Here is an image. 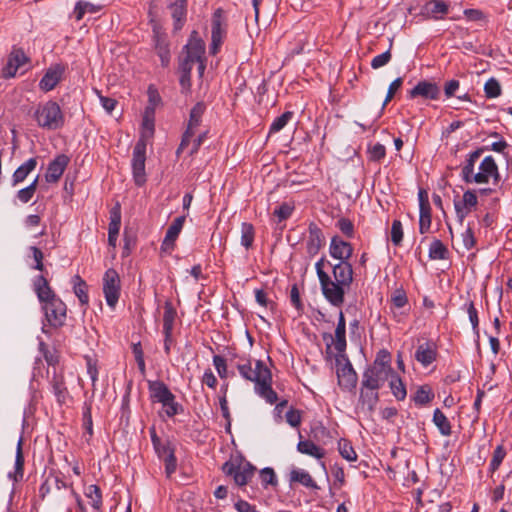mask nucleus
<instances>
[{
  "label": "nucleus",
  "mask_w": 512,
  "mask_h": 512,
  "mask_svg": "<svg viewBox=\"0 0 512 512\" xmlns=\"http://www.w3.org/2000/svg\"><path fill=\"white\" fill-rule=\"evenodd\" d=\"M466 311L469 316L470 323L472 325L473 331L478 334L479 331V318H478V312L475 308L474 303L471 301L468 304H466Z\"/></svg>",
  "instance_id": "nucleus-61"
},
{
  "label": "nucleus",
  "mask_w": 512,
  "mask_h": 512,
  "mask_svg": "<svg viewBox=\"0 0 512 512\" xmlns=\"http://www.w3.org/2000/svg\"><path fill=\"white\" fill-rule=\"evenodd\" d=\"M403 240V227L400 220L395 219L391 226V242L399 246Z\"/></svg>",
  "instance_id": "nucleus-55"
},
{
  "label": "nucleus",
  "mask_w": 512,
  "mask_h": 512,
  "mask_svg": "<svg viewBox=\"0 0 512 512\" xmlns=\"http://www.w3.org/2000/svg\"><path fill=\"white\" fill-rule=\"evenodd\" d=\"M175 31L182 29L187 17V0H176L169 5Z\"/></svg>",
  "instance_id": "nucleus-27"
},
{
  "label": "nucleus",
  "mask_w": 512,
  "mask_h": 512,
  "mask_svg": "<svg viewBox=\"0 0 512 512\" xmlns=\"http://www.w3.org/2000/svg\"><path fill=\"white\" fill-rule=\"evenodd\" d=\"M73 291L82 306H87L89 303L88 286L86 282L79 276L75 275L72 278Z\"/></svg>",
  "instance_id": "nucleus-38"
},
{
  "label": "nucleus",
  "mask_w": 512,
  "mask_h": 512,
  "mask_svg": "<svg viewBox=\"0 0 512 512\" xmlns=\"http://www.w3.org/2000/svg\"><path fill=\"white\" fill-rule=\"evenodd\" d=\"M289 481L290 483H300L306 488L317 490L319 489V486L315 482V480L312 478V476L305 470L294 468L290 471L289 474Z\"/></svg>",
  "instance_id": "nucleus-34"
},
{
  "label": "nucleus",
  "mask_w": 512,
  "mask_h": 512,
  "mask_svg": "<svg viewBox=\"0 0 512 512\" xmlns=\"http://www.w3.org/2000/svg\"><path fill=\"white\" fill-rule=\"evenodd\" d=\"M293 115H294L293 112L286 111L279 117H276L270 125L269 133L271 134V133H277V132L281 131L287 125V123L292 119Z\"/></svg>",
  "instance_id": "nucleus-51"
},
{
  "label": "nucleus",
  "mask_w": 512,
  "mask_h": 512,
  "mask_svg": "<svg viewBox=\"0 0 512 512\" xmlns=\"http://www.w3.org/2000/svg\"><path fill=\"white\" fill-rule=\"evenodd\" d=\"M485 96L489 99L496 98L501 95L502 89L496 78H489L484 85Z\"/></svg>",
  "instance_id": "nucleus-52"
},
{
  "label": "nucleus",
  "mask_w": 512,
  "mask_h": 512,
  "mask_svg": "<svg viewBox=\"0 0 512 512\" xmlns=\"http://www.w3.org/2000/svg\"><path fill=\"white\" fill-rule=\"evenodd\" d=\"M29 62V58L21 48H13L8 56L6 65L2 69V76L6 79L16 75L19 68Z\"/></svg>",
  "instance_id": "nucleus-15"
},
{
  "label": "nucleus",
  "mask_w": 512,
  "mask_h": 512,
  "mask_svg": "<svg viewBox=\"0 0 512 512\" xmlns=\"http://www.w3.org/2000/svg\"><path fill=\"white\" fill-rule=\"evenodd\" d=\"M389 375L376 367L369 366L363 372L361 385L368 390H379L389 378Z\"/></svg>",
  "instance_id": "nucleus-16"
},
{
  "label": "nucleus",
  "mask_w": 512,
  "mask_h": 512,
  "mask_svg": "<svg viewBox=\"0 0 512 512\" xmlns=\"http://www.w3.org/2000/svg\"><path fill=\"white\" fill-rule=\"evenodd\" d=\"M153 45L154 49L161 60L163 67H168L171 60L170 45L168 36L158 26L153 27Z\"/></svg>",
  "instance_id": "nucleus-14"
},
{
  "label": "nucleus",
  "mask_w": 512,
  "mask_h": 512,
  "mask_svg": "<svg viewBox=\"0 0 512 512\" xmlns=\"http://www.w3.org/2000/svg\"><path fill=\"white\" fill-rule=\"evenodd\" d=\"M163 410H164L165 415L168 418H172L177 414L183 413L184 407L182 406V404L177 402L176 398H175V399H172V401H169L168 403L163 405Z\"/></svg>",
  "instance_id": "nucleus-57"
},
{
  "label": "nucleus",
  "mask_w": 512,
  "mask_h": 512,
  "mask_svg": "<svg viewBox=\"0 0 512 512\" xmlns=\"http://www.w3.org/2000/svg\"><path fill=\"white\" fill-rule=\"evenodd\" d=\"M329 253L331 257L338 259L340 262H348V259L352 256L353 248L349 242L334 236L330 242Z\"/></svg>",
  "instance_id": "nucleus-23"
},
{
  "label": "nucleus",
  "mask_w": 512,
  "mask_h": 512,
  "mask_svg": "<svg viewBox=\"0 0 512 512\" xmlns=\"http://www.w3.org/2000/svg\"><path fill=\"white\" fill-rule=\"evenodd\" d=\"M392 58L390 48L383 52L382 54H379L375 56L371 61V67L373 69H379L385 65H387Z\"/></svg>",
  "instance_id": "nucleus-62"
},
{
  "label": "nucleus",
  "mask_w": 512,
  "mask_h": 512,
  "mask_svg": "<svg viewBox=\"0 0 512 512\" xmlns=\"http://www.w3.org/2000/svg\"><path fill=\"white\" fill-rule=\"evenodd\" d=\"M338 451L340 455L347 461L353 462L357 460V453L352 444L347 439H340L338 441Z\"/></svg>",
  "instance_id": "nucleus-47"
},
{
  "label": "nucleus",
  "mask_w": 512,
  "mask_h": 512,
  "mask_svg": "<svg viewBox=\"0 0 512 512\" xmlns=\"http://www.w3.org/2000/svg\"><path fill=\"white\" fill-rule=\"evenodd\" d=\"M255 393L263 398L267 403L274 404L278 400L277 393L272 388L271 370L265 373L262 379L254 385Z\"/></svg>",
  "instance_id": "nucleus-22"
},
{
  "label": "nucleus",
  "mask_w": 512,
  "mask_h": 512,
  "mask_svg": "<svg viewBox=\"0 0 512 512\" xmlns=\"http://www.w3.org/2000/svg\"><path fill=\"white\" fill-rule=\"evenodd\" d=\"M341 360H344L345 363L337 368L338 384L343 389L352 390L357 385V373L345 354H341L336 358L337 365L341 364Z\"/></svg>",
  "instance_id": "nucleus-11"
},
{
  "label": "nucleus",
  "mask_w": 512,
  "mask_h": 512,
  "mask_svg": "<svg viewBox=\"0 0 512 512\" xmlns=\"http://www.w3.org/2000/svg\"><path fill=\"white\" fill-rule=\"evenodd\" d=\"M101 9L100 6L94 5L87 1H78L74 8V16L77 21L82 20L86 13H97Z\"/></svg>",
  "instance_id": "nucleus-43"
},
{
  "label": "nucleus",
  "mask_w": 512,
  "mask_h": 512,
  "mask_svg": "<svg viewBox=\"0 0 512 512\" xmlns=\"http://www.w3.org/2000/svg\"><path fill=\"white\" fill-rule=\"evenodd\" d=\"M419 232L425 234L431 227V208L419 210Z\"/></svg>",
  "instance_id": "nucleus-54"
},
{
  "label": "nucleus",
  "mask_w": 512,
  "mask_h": 512,
  "mask_svg": "<svg viewBox=\"0 0 512 512\" xmlns=\"http://www.w3.org/2000/svg\"><path fill=\"white\" fill-rule=\"evenodd\" d=\"M65 67L61 64H55L49 67L39 82V88L44 92L53 90L61 81Z\"/></svg>",
  "instance_id": "nucleus-18"
},
{
  "label": "nucleus",
  "mask_w": 512,
  "mask_h": 512,
  "mask_svg": "<svg viewBox=\"0 0 512 512\" xmlns=\"http://www.w3.org/2000/svg\"><path fill=\"white\" fill-rule=\"evenodd\" d=\"M24 475V456L22 452V438L19 439L16 449L14 472H9L8 477L14 482L22 480Z\"/></svg>",
  "instance_id": "nucleus-37"
},
{
  "label": "nucleus",
  "mask_w": 512,
  "mask_h": 512,
  "mask_svg": "<svg viewBox=\"0 0 512 512\" xmlns=\"http://www.w3.org/2000/svg\"><path fill=\"white\" fill-rule=\"evenodd\" d=\"M148 390L150 399L153 402L161 403L162 406L175 399V395L170 391L168 386L160 380L148 381Z\"/></svg>",
  "instance_id": "nucleus-21"
},
{
  "label": "nucleus",
  "mask_w": 512,
  "mask_h": 512,
  "mask_svg": "<svg viewBox=\"0 0 512 512\" xmlns=\"http://www.w3.org/2000/svg\"><path fill=\"white\" fill-rule=\"evenodd\" d=\"M213 365L215 366L217 373L221 379L228 377L226 359L220 355L213 356Z\"/></svg>",
  "instance_id": "nucleus-60"
},
{
  "label": "nucleus",
  "mask_w": 512,
  "mask_h": 512,
  "mask_svg": "<svg viewBox=\"0 0 512 512\" xmlns=\"http://www.w3.org/2000/svg\"><path fill=\"white\" fill-rule=\"evenodd\" d=\"M506 456V451L502 445H498L494 452L492 459L490 461L489 469L491 472H495L501 465L503 459Z\"/></svg>",
  "instance_id": "nucleus-53"
},
{
  "label": "nucleus",
  "mask_w": 512,
  "mask_h": 512,
  "mask_svg": "<svg viewBox=\"0 0 512 512\" xmlns=\"http://www.w3.org/2000/svg\"><path fill=\"white\" fill-rule=\"evenodd\" d=\"M336 226L339 228V230L348 238H352L354 235V225L353 223L347 219V218H341L337 221Z\"/></svg>",
  "instance_id": "nucleus-64"
},
{
  "label": "nucleus",
  "mask_w": 512,
  "mask_h": 512,
  "mask_svg": "<svg viewBox=\"0 0 512 512\" xmlns=\"http://www.w3.org/2000/svg\"><path fill=\"white\" fill-rule=\"evenodd\" d=\"M448 5L443 0H431L423 7V14L429 17L437 18L438 14H446Z\"/></svg>",
  "instance_id": "nucleus-40"
},
{
  "label": "nucleus",
  "mask_w": 512,
  "mask_h": 512,
  "mask_svg": "<svg viewBox=\"0 0 512 512\" xmlns=\"http://www.w3.org/2000/svg\"><path fill=\"white\" fill-rule=\"evenodd\" d=\"M38 180H39V176H37L30 185H28L27 187H25L23 189H20L17 192V198L19 199L20 202L28 203L33 198V196L37 190Z\"/></svg>",
  "instance_id": "nucleus-50"
},
{
  "label": "nucleus",
  "mask_w": 512,
  "mask_h": 512,
  "mask_svg": "<svg viewBox=\"0 0 512 512\" xmlns=\"http://www.w3.org/2000/svg\"><path fill=\"white\" fill-rule=\"evenodd\" d=\"M152 445L157 456L164 462L167 477H170L177 468L175 447L168 439L165 441L160 439L157 444Z\"/></svg>",
  "instance_id": "nucleus-12"
},
{
  "label": "nucleus",
  "mask_w": 512,
  "mask_h": 512,
  "mask_svg": "<svg viewBox=\"0 0 512 512\" xmlns=\"http://www.w3.org/2000/svg\"><path fill=\"white\" fill-rule=\"evenodd\" d=\"M36 166V158H29L26 162L20 165L12 175V185L16 186L17 184L23 182L29 173H31L36 168Z\"/></svg>",
  "instance_id": "nucleus-35"
},
{
  "label": "nucleus",
  "mask_w": 512,
  "mask_h": 512,
  "mask_svg": "<svg viewBox=\"0 0 512 512\" xmlns=\"http://www.w3.org/2000/svg\"><path fill=\"white\" fill-rule=\"evenodd\" d=\"M254 227L251 223L244 222L241 225V245L249 249L254 241Z\"/></svg>",
  "instance_id": "nucleus-49"
},
{
  "label": "nucleus",
  "mask_w": 512,
  "mask_h": 512,
  "mask_svg": "<svg viewBox=\"0 0 512 512\" xmlns=\"http://www.w3.org/2000/svg\"><path fill=\"white\" fill-rule=\"evenodd\" d=\"M146 142L140 139L134 146L132 155V173L137 186L141 187L146 183L145 161Z\"/></svg>",
  "instance_id": "nucleus-7"
},
{
  "label": "nucleus",
  "mask_w": 512,
  "mask_h": 512,
  "mask_svg": "<svg viewBox=\"0 0 512 512\" xmlns=\"http://www.w3.org/2000/svg\"><path fill=\"white\" fill-rule=\"evenodd\" d=\"M222 471L225 475L233 477L237 486L242 487L252 479L256 467L242 456H236L222 465Z\"/></svg>",
  "instance_id": "nucleus-4"
},
{
  "label": "nucleus",
  "mask_w": 512,
  "mask_h": 512,
  "mask_svg": "<svg viewBox=\"0 0 512 512\" xmlns=\"http://www.w3.org/2000/svg\"><path fill=\"white\" fill-rule=\"evenodd\" d=\"M433 423L436 425L443 436L451 435V424L445 414L438 408L435 409L433 413Z\"/></svg>",
  "instance_id": "nucleus-42"
},
{
  "label": "nucleus",
  "mask_w": 512,
  "mask_h": 512,
  "mask_svg": "<svg viewBox=\"0 0 512 512\" xmlns=\"http://www.w3.org/2000/svg\"><path fill=\"white\" fill-rule=\"evenodd\" d=\"M389 377L391 378L390 389L392 394L397 400H404L407 395V391L403 381L395 374V372L393 375H389Z\"/></svg>",
  "instance_id": "nucleus-45"
},
{
  "label": "nucleus",
  "mask_w": 512,
  "mask_h": 512,
  "mask_svg": "<svg viewBox=\"0 0 512 512\" xmlns=\"http://www.w3.org/2000/svg\"><path fill=\"white\" fill-rule=\"evenodd\" d=\"M33 291L41 304L51 301L58 296L49 285L48 280L43 275H38L33 279Z\"/></svg>",
  "instance_id": "nucleus-24"
},
{
  "label": "nucleus",
  "mask_w": 512,
  "mask_h": 512,
  "mask_svg": "<svg viewBox=\"0 0 512 512\" xmlns=\"http://www.w3.org/2000/svg\"><path fill=\"white\" fill-rule=\"evenodd\" d=\"M346 321L343 312L339 313L338 323L335 329L334 347L339 355L344 354L346 350Z\"/></svg>",
  "instance_id": "nucleus-31"
},
{
  "label": "nucleus",
  "mask_w": 512,
  "mask_h": 512,
  "mask_svg": "<svg viewBox=\"0 0 512 512\" xmlns=\"http://www.w3.org/2000/svg\"><path fill=\"white\" fill-rule=\"evenodd\" d=\"M437 357V350L433 343L426 342L420 344L415 352V359L424 367L432 364Z\"/></svg>",
  "instance_id": "nucleus-29"
},
{
  "label": "nucleus",
  "mask_w": 512,
  "mask_h": 512,
  "mask_svg": "<svg viewBox=\"0 0 512 512\" xmlns=\"http://www.w3.org/2000/svg\"><path fill=\"white\" fill-rule=\"evenodd\" d=\"M486 150L485 147H481L471 152L468 155L465 165L462 168L461 176L465 183H472V177L474 176V167L476 161L480 158L483 152Z\"/></svg>",
  "instance_id": "nucleus-33"
},
{
  "label": "nucleus",
  "mask_w": 512,
  "mask_h": 512,
  "mask_svg": "<svg viewBox=\"0 0 512 512\" xmlns=\"http://www.w3.org/2000/svg\"><path fill=\"white\" fill-rule=\"evenodd\" d=\"M369 158L371 161L379 162L386 155V148L381 143H376L369 148Z\"/></svg>",
  "instance_id": "nucleus-59"
},
{
  "label": "nucleus",
  "mask_w": 512,
  "mask_h": 512,
  "mask_svg": "<svg viewBox=\"0 0 512 512\" xmlns=\"http://www.w3.org/2000/svg\"><path fill=\"white\" fill-rule=\"evenodd\" d=\"M120 291L121 284L118 272L113 268L106 270L103 276V293L110 308H115L118 303Z\"/></svg>",
  "instance_id": "nucleus-6"
},
{
  "label": "nucleus",
  "mask_w": 512,
  "mask_h": 512,
  "mask_svg": "<svg viewBox=\"0 0 512 512\" xmlns=\"http://www.w3.org/2000/svg\"><path fill=\"white\" fill-rule=\"evenodd\" d=\"M448 249L439 239H434L429 247V258L432 260H444L448 256Z\"/></svg>",
  "instance_id": "nucleus-44"
},
{
  "label": "nucleus",
  "mask_w": 512,
  "mask_h": 512,
  "mask_svg": "<svg viewBox=\"0 0 512 512\" xmlns=\"http://www.w3.org/2000/svg\"><path fill=\"white\" fill-rule=\"evenodd\" d=\"M260 478L262 485L266 488L268 485L276 486L277 485V477L274 470L270 467L263 468L260 471Z\"/></svg>",
  "instance_id": "nucleus-56"
},
{
  "label": "nucleus",
  "mask_w": 512,
  "mask_h": 512,
  "mask_svg": "<svg viewBox=\"0 0 512 512\" xmlns=\"http://www.w3.org/2000/svg\"><path fill=\"white\" fill-rule=\"evenodd\" d=\"M185 215L179 216L173 220L166 231V235L162 241L161 249L163 251L172 250L175 246V241L177 240L183 226L185 223Z\"/></svg>",
  "instance_id": "nucleus-25"
},
{
  "label": "nucleus",
  "mask_w": 512,
  "mask_h": 512,
  "mask_svg": "<svg viewBox=\"0 0 512 512\" xmlns=\"http://www.w3.org/2000/svg\"><path fill=\"white\" fill-rule=\"evenodd\" d=\"M206 106L203 102L196 103L190 111L189 121L182 136L181 143L177 149V154L183 151L190 143L191 139L195 136L196 129L202 121V116L205 112Z\"/></svg>",
  "instance_id": "nucleus-9"
},
{
  "label": "nucleus",
  "mask_w": 512,
  "mask_h": 512,
  "mask_svg": "<svg viewBox=\"0 0 512 512\" xmlns=\"http://www.w3.org/2000/svg\"><path fill=\"white\" fill-rule=\"evenodd\" d=\"M50 385L57 402L60 405L66 403V400L69 397V392L66 387L64 377L54 373L52 379L50 380Z\"/></svg>",
  "instance_id": "nucleus-30"
},
{
  "label": "nucleus",
  "mask_w": 512,
  "mask_h": 512,
  "mask_svg": "<svg viewBox=\"0 0 512 512\" xmlns=\"http://www.w3.org/2000/svg\"><path fill=\"white\" fill-rule=\"evenodd\" d=\"M70 162V158L65 154L57 155L47 167V171L45 174V180L48 183L57 182L61 176L63 175L65 169L67 168Z\"/></svg>",
  "instance_id": "nucleus-20"
},
{
  "label": "nucleus",
  "mask_w": 512,
  "mask_h": 512,
  "mask_svg": "<svg viewBox=\"0 0 512 512\" xmlns=\"http://www.w3.org/2000/svg\"><path fill=\"white\" fill-rule=\"evenodd\" d=\"M308 238L306 241V252L309 257H314L325 244V237L322 230L315 224L310 223L308 227Z\"/></svg>",
  "instance_id": "nucleus-19"
},
{
  "label": "nucleus",
  "mask_w": 512,
  "mask_h": 512,
  "mask_svg": "<svg viewBox=\"0 0 512 512\" xmlns=\"http://www.w3.org/2000/svg\"><path fill=\"white\" fill-rule=\"evenodd\" d=\"M240 360L241 362L235 364L240 376L246 381L253 382L254 385L270 370L262 360L255 362L254 369L252 368L250 358H240Z\"/></svg>",
  "instance_id": "nucleus-10"
},
{
  "label": "nucleus",
  "mask_w": 512,
  "mask_h": 512,
  "mask_svg": "<svg viewBox=\"0 0 512 512\" xmlns=\"http://www.w3.org/2000/svg\"><path fill=\"white\" fill-rule=\"evenodd\" d=\"M33 117L40 128L46 130H57L64 125V115L58 103L47 101L39 103L34 111Z\"/></svg>",
  "instance_id": "nucleus-3"
},
{
  "label": "nucleus",
  "mask_w": 512,
  "mask_h": 512,
  "mask_svg": "<svg viewBox=\"0 0 512 512\" xmlns=\"http://www.w3.org/2000/svg\"><path fill=\"white\" fill-rule=\"evenodd\" d=\"M391 302L396 308H403L408 303L406 292L403 288L396 289L391 295Z\"/></svg>",
  "instance_id": "nucleus-58"
},
{
  "label": "nucleus",
  "mask_w": 512,
  "mask_h": 512,
  "mask_svg": "<svg viewBox=\"0 0 512 512\" xmlns=\"http://www.w3.org/2000/svg\"><path fill=\"white\" fill-rule=\"evenodd\" d=\"M227 35V28L225 19L223 17V10L218 8L214 11L211 21V44L210 54L216 55L224 42Z\"/></svg>",
  "instance_id": "nucleus-5"
},
{
  "label": "nucleus",
  "mask_w": 512,
  "mask_h": 512,
  "mask_svg": "<svg viewBox=\"0 0 512 512\" xmlns=\"http://www.w3.org/2000/svg\"><path fill=\"white\" fill-rule=\"evenodd\" d=\"M334 280L328 275L327 284L321 286L325 299L333 306L344 303L345 291L353 282V269L349 262H339L333 266Z\"/></svg>",
  "instance_id": "nucleus-1"
},
{
  "label": "nucleus",
  "mask_w": 512,
  "mask_h": 512,
  "mask_svg": "<svg viewBox=\"0 0 512 512\" xmlns=\"http://www.w3.org/2000/svg\"><path fill=\"white\" fill-rule=\"evenodd\" d=\"M42 310L51 327L60 328L65 324L67 307L59 297L42 304Z\"/></svg>",
  "instance_id": "nucleus-8"
},
{
  "label": "nucleus",
  "mask_w": 512,
  "mask_h": 512,
  "mask_svg": "<svg viewBox=\"0 0 512 512\" xmlns=\"http://www.w3.org/2000/svg\"><path fill=\"white\" fill-rule=\"evenodd\" d=\"M478 204V198L474 190H467L463 194L462 202H455L454 207L457 216L462 221L465 216Z\"/></svg>",
  "instance_id": "nucleus-26"
},
{
  "label": "nucleus",
  "mask_w": 512,
  "mask_h": 512,
  "mask_svg": "<svg viewBox=\"0 0 512 512\" xmlns=\"http://www.w3.org/2000/svg\"><path fill=\"white\" fill-rule=\"evenodd\" d=\"M177 311L173 307L171 301H166L164 304L163 314V332H173Z\"/></svg>",
  "instance_id": "nucleus-41"
},
{
  "label": "nucleus",
  "mask_w": 512,
  "mask_h": 512,
  "mask_svg": "<svg viewBox=\"0 0 512 512\" xmlns=\"http://www.w3.org/2000/svg\"><path fill=\"white\" fill-rule=\"evenodd\" d=\"M205 50V42L198 37L197 31H193L187 44L183 47L184 55L180 59L179 70H184V67H187L192 72L193 65L196 63L198 74L202 77L206 69Z\"/></svg>",
  "instance_id": "nucleus-2"
},
{
  "label": "nucleus",
  "mask_w": 512,
  "mask_h": 512,
  "mask_svg": "<svg viewBox=\"0 0 512 512\" xmlns=\"http://www.w3.org/2000/svg\"><path fill=\"white\" fill-rule=\"evenodd\" d=\"M121 226L120 205L117 204L110 211V222L108 227V243L112 247H116V242Z\"/></svg>",
  "instance_id": "nucleus-28"
},
{
  "label": "nucleus",
  "mask_w": 512,
  "mask_h": 512,
  "mask_svg": "<svg viewBox=\"0 0 512 512\" xmlns=\"http://www.w3.org/2000/svg\"><path fill=\"white\" fill-rule=\"evenodd\" d=\"M364 389L362 387L360 390L359 403L363 409L365 408L369 413H372L379 401V393L378 390L367 389V391H364Z\"/></svg>",
  "instance_id": "nucleus-36"
},
{
  "label": "nucleus",
  "mask_w": 512,
  "mask_h": 512,
  "mask_svg": "<svg viewBox=\"0 0 512 512\" xmlns=\"http://www.w3.org/2000/svg\"><path fill=\"white\" fill-rule=\"evenodd\" d=\"M490 178H492L494 184H498L501 179L498 165L491 155L486 156L482 160L479 166V172L474 174L471 179L472 183L475 182L477 184H486L489 182Z\"/></svg>",
  "instance_id": "nucleus-13"
},
{
  "label": "nucleus",
  "mask_w": 512,
  "mask_h": 512,
  "mask_svg": "<svg viewBox=\"0 0 512 512\" xmlns=\"http://www.w3.org/2000/svg\"><path fill=\"white\" fill-rule=\"evenodd\" d=\"M300 441L297 444V451L301 454L311 456L315 459L321 460L325 456V450L309 439L302 440V435L299 434Z\"/></svg>",
  "instance_id": "nucleus-32"
},
{
  "label": "nucleus",
  "mask_w": 512,
  "mask_h": 512,
  "mask_svg": "<svg viewBox=\"0 0 512 512\" xmlns=\"http://www.w3.org/2000/svg\"><path fill=\"white\" fill-rule=\"evenodd\" d=\"M439 86L427 80L419 81L409 92L408 97L414 99L416 97H422L429 100H438L440 97Z\"/></svg>",
  "instance_id": "nucleus-17"
},
{
  "label": "nucleus",
  "mask_w": 512,
  "mask_h": 512,
  "mask_svg": "<svg viewBox=\"0 0 512 512\" xmlns=\"http://www.w3.org/2000/svg\"><path fill=\"white\" fill-rule=\"evenodd\" d=\"M293 210L294 207L285 202L275 208L273 214L278 217V220L281 222L288 219L291 216Z\"/></svg>",
  "instance_id": "nucleus-63"
},
{
  "label": "nucleus",
  "mask_w": 512,
  "mask_h": 512,
  "mask_svg": "<svg viewBox=\"0 0 512 512\" xmlns=\"http://www.w3.org/2000/svg\"><path fill=\"white\" fill-rule=\"evenodd\" d=\"M85 495L91 501V505L94 509L99 510L102 506V494L101 490L97 485H89L86 488Z\"/></svg>",
  "instance_id": "nucleus-48"
},
{
  "label": "nucleus",
  "mask_w": 512,
  "mask_h": 512,
  "mask_svg": "<svg viewBox=\"0 0 512 512\" xmlns=\"http://www.w3.org/2000/svg\"><path fill=\"white\" fill-rule=\"evenodd\" d=\"M433 398L434 393L432 392L431 388L427 385H423L417 389L413 400L416 405L423 406L431 402Z\"/></svg>",
  "instance_id": "nucleus-46"
},
{
  "label": "nucleus",
  "mask_w": 512,
  "mask_h": 512,
  "mask_svg": "<svg viewBox=\"0 0 512 512\" xmlns=\"http://www.w3.org/2000/svg\"><path fill=\"white\" fill-rule=\"evenodd\" d=\"M379 370H382L390 375H393L394 370L391 367V354L386 349H381L377 352L376 358L371 365Z\"/></svg>",
  "instance_id": "nucleus-39"
}]
</instances>
